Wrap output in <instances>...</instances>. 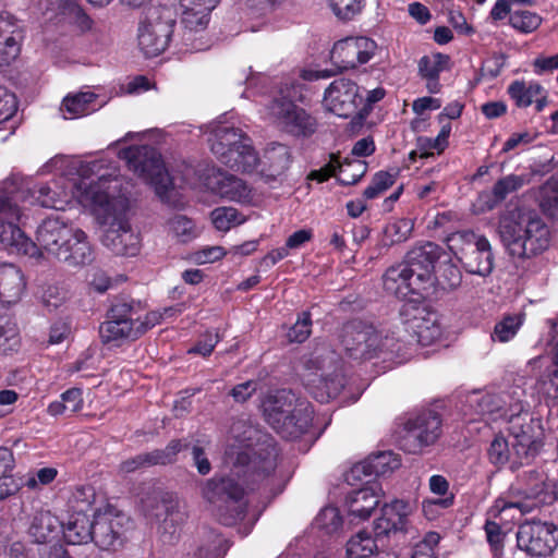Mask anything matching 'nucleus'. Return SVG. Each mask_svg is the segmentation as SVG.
I'll use <instances>...</instances> for the list:
<instances>
[{"instance_id": "1", "label": "nucleus", "mask_w": 558, "mask_h": 558, "mask_svg": "<svg viewBox=\"0 0 558 558\" xmlns=\"http://www.w3.org/2000/svg\"><path fill=\"white\" fill-rule=\"evenodd\" d=\"M17 199L19 194L0 189V243L5 250L34 258L46 253L69 267H82L94 260L85 231L59 216L45 219L36 230V241H32L20 227L24 213Z\"/></svg>"}, {"instance_id": "2", "label": "nucleus", "mask_w": 558, "mask_h": 558, "mask_svg": "<svg viewBox=\"0 0 558 558\" xmlns=\"http://www.w3.org/2000/svg\"><path fill=\"white\" fill-rule=\"evenodd\" d=\"M234 475L242 476L248 489L263 490L271 497L282 493L291 477L290 472L278 464V450L272 445L254 452L253 457L240 452L231 474H216L202 488L203 497L218 508L219 520L225 525L242 520L247 506L243 484Z\"/></svg>"}, {"instance_id": "3", "label": "nucleus", "mask_w": 558, "mask_h": 558, "mask_svg": "<svg viewBox=\"0 0 558 558\" xmlns=\"http://www.w3.org/2000/svg\"><path fill=\"white\" fill-rule=\"evenodd\" d=\"M107 179L81 178L73 185V195L83 206L92 207L102 227L101 243L113 254L135 256L140 251L138 235L128 219V202L111 198L106 191Z\"/></svg>"}, {"instance_id": "4", "label": "nucleus", "mask_w": 558, "mask_h": 558, "mask_svg": "<svg viewBox=\"0 0 558 558\" xmlns=\"http://www.w3.org/2000/svg\"><path fill=\"white\" fill-rule=\"evenodd\" d=\"M144 312L145 305L141 301L116 299L108 310L107 319L99 326L102 343L120 347L126 341H135L160 324L163 317L173 316L178 311L174 307H165L162 312Z\"/></svg>"}, {"instance_id": "5", "label": "nucleus", "mask_w": 558, "mask_h": 558, "mask_svg": "<svg viewBox=\"0 0 558 558\" xmlns=\"http://www.w3.org/2000/svg\"><path fill=\"white\" fill-rule=\"evenodd\" d=\"M498 233L508 254L521 260L542 254L550 244L548 226L535 213L519 207L500 216Z\"/></svg>"}, {"instance_id": "6", "label": "nucleus", "mask_w": 558, "mask_h": 558, "mask_svg": "<svg viewBox=\"0 0 558 558\" xmlns=\"http://www.w3.org/2000/svg\"><path fill=\"white\" fill-rule=\"evenodd\" d=\"M262 410L266 422L286 439H296L305 434L314 413L307 401L300 400L287 389L268 393L262 401Z\"/></svg>"}, {"instance_id": "7", "label": "nucleus", "mask_w": 558, "mask_h": 558, "mask_svg": "<svg viewBox=\"0 0 558 558\" xmlns=\"http://www.w3.org/2000/svg\"><path fill=\"white\" fill-rule=\"evenodd\" d=\"M537 422L527 411L512 414L508 420L509 439L497 436L488 448L489 461L495 465L511 462L512 465L527 463L538 450L536 441Z\"/></svg>"}, {"instance_id": "8", "label": "nucleus", "mask_w": 558, "mask_h": 558, "mask_svg": "<svg viewBox=\"0 0 558 558\" xmlns=\"http://www.w3.org/2000/svg\"><path fill=\"white\" fill-rule=\"evenodd\" d=\"M340 341L348 357L356 361L381 356L392 359L401 350L399 340L393 336H381L373 325L360 319L343 325Z\"/></svg>"}, {"instance_id": "9", "label": "nucleus", "mask_w": 558, "mask_h": 558, "mask_svg": "<svg viewBox=\"0 0 558 558\" xmlns=\"http://www.w3.org/2000/svg\"><path fill=\"white\" fill-rule=\"evenodd\" d=\"M303 85L291 83L284 85L279 96L272 98L267 106L269 119L282 131L293 135L308 137L316 132L317 120L305 109L295 105L303 101Z\"/></svg>"}, {"instance_id": "10", "label": "nucleus", "mask_w": 558, "mask_h": 558, "mask_svg": "<svg viewBox=\"0 0 558 558\" xmlns=\"http://www.w3.org/2000/svg\"><path fill=\"white\" fill-rule=\"evenodd\" d=\"M210 148L219 161L230 169L252 172L257 167V153L241 129L218 124L210 133Z\"/></svg>"}, {"instance_id": "11", "label": "nucleus", "mask_w": 558, "mask_h": 558, "mask_svg": "<svg viewBox=\"0 0 558 558\" xmlns=\"http://www.w3.org/2000/svg\"><path fill=\"white\" fill-rule=\"evenodd\" d=\"M447 244L468 272L482 277L492 274L495 258L486 236L461 230L448 235Z\"/></svg>"}, {"instance_id": "12", "label": "nucleus", "mask_w": 558, "mask_h": 558, "mask_svg": "<svg viewBox=\"0 0 558 558\" xmlns=\"http://www.w3.org/2000/svg\"><path fill=\"white\" fill-rule=\"evenodd\" d=\"M119 157L128 162L130 170L153 185L160 198H165L172 189V179L156 148L148 145L131 146L122 149Z\"/></svg>"}, {"instance_id": "13", "label": "nucleus", "mask_w": 558, "mask_h": 558, "mask_svg": "<svg viewBox=\"0 0 558 558\" xmlns=\"http://www.w3.org/2000/svg\"><path fill=\"white\" fill-rule=\"evenodd\" d=\"M175 19L173 11L166 7L149 8L138 24L137 44L146 58L163 52L171 40Z\"/></svg>"}, {"instance_id": "14", "label": "nucleus", "mask_w": 558, "mask_h": 558, "mask_svg": "<svg viewBox=\"0 0 558 558\" xmlns=\"http://www.w3.org/2000/svg\"><path fill=\"white\" fill-rule=\"evenodd\" d=\"M442 433V420L438 412L425 409L412 414L404 423L401 447L409 453H417L434 445Z\"/></svg>"}, {"instance_id": "15", "label": "nucleus", "mask_w": 558, "mask_h": 558, "mask_svg": "<svg viewBox=\"0 0 558 558\" xmlns=\"http://www.w3.org/2000/svg\"><path fill=\"white\" fill-rule=\"evenodd\" d=\"M145 511L149 518L158 522V533L163 543H174L182 525L186 521V513L180 509L179 501L173 494L157 493L151 499L144 502Z\"/></svg>"}, {"instance_id": "16", "label": "nucleus", "mask_w": 558, "mask_h": 558, "mask_svg": "<svg viewBox=\"0 0 558 558\" xmlns=\"http://www.w3.org/2000/svg\"><path fill=\"white\" fill-rule=\"evenodd\" d=\"M517 547L531 558L550 556L558 546V525L553 522L531 520L519 525Z\"/></svg>"}, {"instance_id": "17", "label": "nucleus", "mask_w": 558, "mask_h": 558, "mask_svg": "<svg viewBox=\"0 0 558 558\" xmlns=\"http://www.w3.org/2000/svg\"><path fill=\"white\" fill-rule=\"evenodd\" d=\"M359 86L355 82L341 77L335 80L324 94V104L327 110L340 118L353 117L359 123L363 120V114L356 112L362 97L359 94Z\"/></svg>"}, {"instance_id": "18", "label": "nucleus", "mask_w": 558, "mask_h": 558, "mask_svg": "<svg viewBox=\"0 0 558 558\" xmlns=\"http://www.w3.org/2000/svg\"><path fill=\"white\" fill-rule=\"evenodd\" d=\"M376 48V43L368 37H347L333 45L330 60L340 71L355 69L367 63Z\"/></svg>"}, {"instance_id": "19", "label": "nucleus", "mask_w": 558, "mask_h": 558, "mask_svg": "<svg viewBox=\"0 0 558 558\" xmlns=\"http://www.w3.org/2000/svg\"><path fill=\"white\" fill-rule=\"evenodd\" d=\"M417 299L404 303L400 315L403 323L417 338V342L428 345L441 336V327L437 322L436 315L429 313L425 307L416 306Z\"/></svg>"}, {"instance_id": "20", "label": "nucleus", "mask_w": 558, "mask_h": 558, "mask_svg": "<svg viewBox=\"0 0 558 558\" xmlns=\"http://www.w3.org/2000/svg\"><path fill=\"white\" fill-rule=\"evenodd\" d=\"M128 521L126 517L111 512L95 515L93 542L102 550H117L125 541Z\"/></svg>"}, {"instance_id": "21", "label": "nucleus", "mask_w": 558, "mask_h": 558, "mask_svg": "<svg viewBox=\"0 0 558 558\" xmlns=\"http://www.w3.org/2000/svg\"><path fill=\"white\" fill-rule=\"evenodd\" d=\"M383 284L385 291L400 299H405L409 295H417V299H423L430 294L422 281H416V276L404 262L393 265L385 271Z\"/></svg>"}, {"instance_id": "22", "label": "nucleus", "mask_w": 558, "mask_h": 558, "mask_svg": "<svg viewBox=\"0 0 558 558\" xmlns=\"http://www.w3.org/2000/svg\"><path fill=\"white\" fill-rule=\"evenodd\" d=\"M186 447L187 445L181 439H172L163 449L141 452L123 460L118 466V472L122 475H128L156 465L172 464L177 461L178 453Z\"/></svg>"}, {"instance_id": "23", "label": "nucleus", "mask_w": 558, "mask_h": 558, "mask_svg": "<svg viewBox=\"0 0 558 558\" xmlns=\"http://www.w3.org/2000/svg\"><path fill=\"white\" fill-rule=\"evenodd\" d=\"M442 248L433 242H425L414 246L405 256V265L416 276V281L422 283L430 292L434 289L435 265L440 258Z\"/></svg>"}, {"instance_id": "24", "label": "nucleus", "mask_w": 558, "mask_h": 558, "mask_svg": "<svg viewBox=\"0 0 558 558\" xmlns=\"http://www.w3.org/2000/svg\"><path fill=\"white\" fill-rule=\"evenodd\" d=\"M548 497L549 496L545 490V484L543 481L529 489L512 486L507 497L498 498L495 501L494 508L498 512H505L509 509H518L521 514H525L547 502Z\"/></svg>"}, {"instance_id": "25", "label": "nucleus", "mask_w": 558, "mask_h": 558, "mask_svg": "<svg viewBox=\"0 0 558 558\" xmlns=\"http://www.w3.org/2000/svg\"><path fill=\"white\" fill-rule=\"evenodd\" d=\"M213 193L227 201L247 204L252 201V190L242 179L218 171L208 179Z\"/></svg>"}, {"instance_id": "26", "label": "nucleus", "mask_w": 558, "mask_h": 558, "mask_svg": "<svg viewBox=\"0 0 558 558\" xmlns=\"http://www.w3.org/2000/svg\"><path fill=\"white\" fill-rule=\"evenodd\" d=\"M292 161V155L289 146L280 143L269 144L263 158L257 161L260 165V174L266 182L275 181L289 169Z\"/></svg>"}, {"instance_id": "27", "label": "nucleus", "mask_w": 558, "mask_h": 558, "mask_svg": "<svg viewBox=\"0 0 558 558\" xmlns=\"http://www.w3.org/2000/svg\"><path fill=\"white\" fill-rule=\"evenodd\" d=\"M379 490L380 487L377 483H368L360 489L350 492L345 497L348 514L360 520L369 518L373 510L379 505Z\"/></svg>"}, {"instance_id": "28", "label": "nucleus", "mask_w": 558, "mask_h": 558, "mask_svg": "<svg viewBox=\"0 0 558 558\" xmlns=\"http://www.w3.org/2000/svg\"><path fill=\"white\" fill-rule=\"evenodd\" d=\"M25 281L20 268L13 264H0V303L10 306L21 300Z\"/></svg>"}, {"instance_id": "29", "label": "nucleus", "mask_w": 558, "mask_h": 558, "mask_svg": "<svg viewBox=\"0 0 558 558\" xmlns=\"http://www.w3.org/2000/svg\"><path fill=\"white\" fill-rule=\"evenodd\" d=\"M418 74L426 81V88L430 94H437L441 89L439 75L450 70V57L441 52L423 56L418 60Z\"/></svg>"}, {"instance_id": "30", "label": "nucleus", "mask_w": 558, "mask_h": 558, "mask_svg": "<svg viewBox=\"0 0 558 558\" xmlns=\"http://www.w3.org/2000/svg\"><path fill=\"white\" fill-rule=\"evenodd\" d=\"M94 518L95 514L70 512L61 529L66 543L82 545L92 542Z\"/></svg>"}, {"instance_id": "31", "label": "nucleus", "mask_w": 558, "mask_h": 558, "mask_svg": "<svg viewBox=\"0 0 558 558\" xmlns=\"http://www.w3.org/2000/svg\"><path fill=\"white\" fill-rule=\"evenodd\" d=\"M400 465L401 461L398 454L392 451H380L355 464L351 470V474L354 477L360 476V474L384 476Z\"/></svg>"}, {"instance_id": "32", "label": "nucleus", "mask_w": 558, "mask_h": 558, "mask_svg": "<svg viewBox=\"0 0 558 558\" xmlns=\"http://www.w3.org/2000/svg\"><path fill=\"white\" fill-rule=\"evenodd\" d=\"M308 379L311 383V393L320 403L329 402V400L337 398L345 386V378L340 371L335 369L331 374L322 373Z\"/></svg>"}, {"instance_id": "33", "label": "nucleus", "mask_w": 558, "mask_h": 558, "mask_svg": "<svg viewBox=\"0 0 558 558\" xmlns=\"http://www.w3.org/2000/svg\"><path fill=\"white\" fill-rule=\"evenodd\" d=\"M62 521L49 510L37 511L29 526V534L36 543L44 544L58 538Z\"/></svg>"}, {"instance_id": "34", "label": "nucleus", "mask_w": 558, "mask_h": 558, "mask_svg": "<svg viewBox=\"0 0 558 558\" xmlns=\"http://www.w3.org/2000/svg\"><path fill=\"white\" fill-rule=\"evenodd\" d=\"M31 205H39L45 208L63 209L66 203V194L57 192L49 184H36L26 191L23 198Z\"/></svg>"}, {"instance_id": "35", "label": "nucleus", "mask_w": 558, "mask_h": 558, "mask_svg": "<svg viewBox=\"0 0 558 558\" xmlns=\"http://www.w3.org/2000/svg\"><path fill=\"white\" fill-rule=\"evenodd\" d=\"M97 95L92 92H81L68 95L61 105V111L65 119H76L95 111L94 102Z\"/></svg>"}, {"instance_id": "36", "label": "nucleus", "mask_w": 558, "mask_h": 558, "mask_svg": "<svg viewBox=\"0 0 558 558\" xmlns=\"http://www.w3.org/2000/svg\"><path fill=\"white\" fill-rule=\"evenodd\" d=\"M526 180L523 175L509 174L500 178L493 185L489 199L486 202L489 209L495 208L498 204L502 203L511 193L519 191Z\"/></svg>"}, {"instance_id": "37", "label": "nucleus", "mask_w": 558, "mask_h": 558, "mask_svg": "<svg viewBox=\"0 0 558 558\" xmlns=\"http://www.w3.org/2000/svg\"><path fill=\"white\" fill-rule=\"evenodd\" d=\"M469 405L482 416H493L502 411L505 401L499 395L490 392H474L468 399Z\"/></svg>"}, {"instance_id": "38", "label": "nucleus", "mask_w": 558, "mask_h": 558, "mask_svg": "<svg viewBox=\"0 0 558 558\" xmlns=\"http://www.w3.org/2000/svg\"><path fill=\"white\" fill-rule=\"evenodd\" d=\"M544 92L543 87L535 82L525 83L524 81H514L508 87V94L515 105L521 108L529 107L535 97Z\"/></svg>"}, {"instance_id": "39", "label": "nucleus", "mask_w": 558, "mask_h": 558, "mask_svg": "<svg viewBox=\"0 0 558 558\" xmlns=\"http://www.w3.org/2000/svg\"><path fill=\"white\" fill-rule=\"evenodd\" d=\"M94 501L95 489L92 486H77L69 497V512L95 514Z\"/></svg>"}, {"instance_id": "40", "label": "nucleus", "mask_w": 558, "mask_h": 558, "mask_svg": "<svg viewBox=\"0 0 558 558\" xmlns=\"http://www.w3.org/2000/svg\"><path fill=\"white\" fill-rule=\"evenodd\" d=\"M377 549L376 539L371 533L362 531L352 536L347 543L348 558H368Z\"/></svg>"}, {"instance_id": "41", "label": "nucleus", "mask_w": 558, "mask_h": 558, "mask_svg": "<svg viewBox=\"0 0 558 558\" xmlns=\"http://www.w3.org/2000/svg\"><path fill=\"white\" fill-rule=\"evenodd\" d=\"M410 512V504L399 499H396L390 504H386L381 508V515L385 517L390 523H395V532L405 530L408 515Z\"/></svg>"}, {"instance_id": "42", "label": "nucleus", "mask_w": 558, "mask_h": 558, "mask_svg": "<svg viewBox=\"0 0 558 558\" xmlns=\"http://www.w3.org/2000/svg\"><path fill=\"white\" fill-rule=\"evenodd\" d=\"M462 274L460 269L450 262L439 266L438 275L434 274V287L437 286L444 291H452L460 287Z\"/></svg>"}, {"instance_id": "43", "label": "nucleus", "mask_w": 558, "mask_h": 558, "mask_svg": "<svg viewBox=\"0 0 558 558\" xmlns=\"http://www.w3.org/2000/svg\"><path fill=\"white\" fill-rule=\"evenodd\" d=\"M367 163L364 160L354 159L339 161L338 181L342 185H353L357 183L366 173Z\"/></svg>"}, {"instance_id": "44", "label": "nucleus", "mask_w": 558, "mask_h": 558, "mask_svg": "<svg viewBox=\"0 0 558 558\" xmlns=\"http://www.w3.org/2000/svg\"><path fill=\"white\" fill-rule=\"evenodd\" d=\"M542 16L527 10H514L510 14L509 24L520 33L530 34L542 24Z\"/></svg>"}, {"instance_id": "45", "label": "nucleus", "mask_w": 558, "mask_h": 558, "mask_svg": "<svg viewBox=\"0 0 558 558\" xmlns=\"http://www.w3.org/2000/svg\"><path fill=\"white\" fill-rule=\"evenodd\" d=\"M398 177V170L376 172L369 185L364 190L363 196L366 199H374L391 187Z\"/></svg>"}, {"instance_id": "46", "label": "nucleus", "mask_w": 558, "mask_h": 558, "mask_svg": "<svg viewBox=\"0 0 558 558\" xmlns=\"http://www.w3.org/2000/svg\"><path fill=\"white\" fill-rule=\"evenodd\" d=\"M523 319L520 315H507L496 323L492 333L493 341L508 342L519 331Z\"/></svg>"}, {"instance_id": "47", "label": "nucleus", "mask_w": 558, "mask_h": 558, "mask_svg": "<svg viewBox=\"0 0 558 558\" xmlns=\"http://www.w3.org/2000/svg\"><path fill=\"white\" fill-rule=\"evenodd\" d=\"M169 230L182 243L192 241L197 236L195 223L183 215H175L168 220Z\"/></svg>"}, {"instance_id": "48", "label": "nucleus", "mask_w": 558, "mask_h": 558, "mask_svg": "<svg viewBox=\"0 0 558 558\" xmlns=\"http://www.w3.org/2000/svg\"><path fill=\"white\" fill-rule=\"evenodd\" d=\"M0 35H4V46L9 47V52L12 54L15 51L14 36L23 37V31L19 21L9 12H0Z\"/></svg>"}, {"instance_id": "49", "label": "nucleus", "mask_w": 558, "mask_h": 558, "mask_svg": "<svg viewBox=\"0 0 558 558\" xmlns=\"http://www.w3.org/2000/svg\"><path fill=\"white\" fill-rule=\"evenodd\" d=\"M541 207L551 217L558 216V178H550L541 189Z\"/></svg>"}, {"instance_id": "50", "label": "nucleus", "mask_w": 558, "mask_h": 558, "mask_svg": "<svg viewBox=\"0 0 558 558\" xmlns=\"http://www.w3.org/2000/svg\"><path fill=\"white\" fill-rule=\"evenodd\" d=\"M413 229V223L409 219H399L389 223L385 228L384 245H393L396 243L404 242L409 239Z\"/></svg>"}, {"instance_id": "51", "label": "nucleus", "mask_w": 558, "mask_h": 558, "mask_svg": "<svg viewBox=\"0 0 558 558\" xmlns=\"http://www.w3.org/2000/svg\"><path fill=\"white\" fill-rule=\"evenodd\" d=\"M210 216L215 228L223 232L244 221L239 211L232 207L216 208L211 211Z\"/></svg>"}, {"instance_id": "52", "label": "nucleus", "mask_w": 558, "mask_h": 558, "mask_svg": "<svg viewBox=\"0 0 558 558\" xmlns=\"http://www.w3.org/2000/svg\"><path fill=\"white\" fill-rule=\"evenodd\" d=\"M210 12L211 11L203 12V10H197L196 8L195 10L184 9L182 24L186 31L185 35L205 31L209 23Z\"/></svg>"}, {"instance_id": "53", "label": "nucleus", "mask_w": 558, "mask_h": 558, "mask_svg": "<svg viewBox=\"0 0 558 558\" xmlns=\"http://www.w3.org/2000/svg\"><path fill=\"white\" fill-rule=\"evenodd\" d=\"M314 524L326 534H332L342 526V518L335 507H325L316 515Z\"/></svg>"}, {"instance_id": "54", "label": "nucleus", "mask_w": 558, "mask_h": 558, "mask_svg": "<svg viewBox=\"0 0 558 558\" xmlns=\"http://www.w3.org/2000/svg\"><path fill=\"white\" fill-rule=\"evenodd\" d=\"M312 332V316L311 313L305 311L302 312L294 325L288 332V338L291 342L302 343L304 342Z\"/></svg>"}, {"instance_id": "55", "label": "nucleus", "mask_w": 558, "mask_h": 558, "mask_svg": "<svg viewBox=\"0 0 558 558\" xmlns=\"http://www.w3.org/2000/svg\"><path fill=\"white\" fill-rule=\"evenodd\" d=\"M335 15L343 21L352 20L362 10L361 0H329Z\"/></svg>"}, {"instance_id": "56", "label": "nucleus", "mask_w": 558, "mask_h": 558, "mask_svg": "<svg viewBox=\"0 0 558 558\" xmlns=\"http://www.w3.org/2000/svg\"><path fill=\"white\" fill-rule=\"evenodd\" d=\"M333 353L328 349H317L308 356L304 357L303 364L307 371L318 372L325 371L327 363H331Z\"/></svg>"}, {"instance_id": "57", "label": "nucleus", "mask_w": 558, "mask_h": 558, "mask_svg": "<svg viewBox=\"0 0 558 558\" xmlns=\"http://www.w3.org/2000/svg\"><path fill=\"white\" fill-rule=\"evenodd\" d=\"M16 325L7 320L0 324V352L8 353L15 349L19 343Z\"/></svg>"}, {"instance_id": "58", "label": "nucleus", "mask_w": 558, "mask_h": 558, "mask_svg": "<svg viewBox=\"0 0 558 558\" xmlns=\"http://www.w3.org/2000/svg\"><path fill=\"white\" fill-rule=\"evenodd\" d=\"M220 341V336L217 331H206L203 338L187 352L190 354H199L208 356L214 351L216 344Z\"/></svg>"}, {"instance_id": "59", "label": "nucleus", "mask_w": 558, "mask_h": 558, "mask_svg": "<svg viewBox=\"0 0 558 558\" xmlns=\"http://www.w3.org/2000/svg\"><path fill=\"white\" fill-rule=\"evenodd\" d=\"M337 171L339 172V158L336 155L331 154L329 162L318 170L311 171L307 175V179L315 180L322 183L327 181L331 177L338 178Z\"/></svg>"}, {"instance_id": "60", "label": "nucleus", "mask_w": 558, "mask_h": 558, "mask_svg": "<svg viewBox=\"0 0 558 558\" xmlns=\"http://www.w3.org/2000/svg\"><path fill=\"white\" fill-rule=\"evenodd\" d=\"M22 486L23 482L21 478H15L12 475H8V473L0 475V500L16 494Z\"/></svg>"}, {"instance_id": "61", "label": "nucleus", "mask_w": 558, "mask_h": 558, "mask_svg": "<svg viewBox=\"0 0 558 558\" xmlns=\"http://www.w3.org/2000/svg\"><path fill=\"white\" fill-rule=\"evenodd\" d=\"M82 395L83 393L80 388H70L60 396V399L63 401L64 405H66L70 414H73L82 409Z\"/></svg>"}, {"instance_id": "62", "label": "nucleus", "mask_w": 558, "mask_h": 558, "mask_svg": "<svg viewBox=\"0 0 558 558\" xmlns=\"http://www.w3.org/2000/svg\"><path fill=\"white\" fill-rule=\"evenodd\" d=\"M484 529L486 532L487 542L489 543L495 554H497L498 551L501 550L504 541V534L501 532L499 524L492 521H487L485 523Z\"/></svg>"}, {"instance_id": "63", "label": "nucleus", "mask_w": 558, "mask_h": 558, "mask_svg": "<svg viewBox=\"0 0 558 558\" xmlns=\"http://www.w3.org/2000/svg\"><path fill=\"white\" fill-rule=\"evenodd\" d=\"M256 389L257 383L255 380H247L234 386L230 391V396L235 402L243 403L253 396Z\"/></svg>"}, {"instance_id": "64", "label": "nucleus", "mask_w": 558, "mask_h": 558, "mask_svg": "<svg viewBox=\"0 0 558 558\" xmlns=\"http://www.w3.org/2000/svg\"><path fill=\"white\" fill-rule=\"evenodd\" d=\"M534 73L542 75L558 69V53L555 56H539L533 61Z\"/></svg>"}]
</instances>
